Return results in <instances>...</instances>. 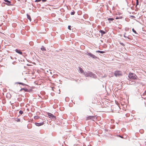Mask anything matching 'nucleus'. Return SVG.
Listing matches in <instances>:
<instances>
[{
	"instance_id": "f257e3e1",
	"label": "nucleus",
	"mask_w": 146,
	"mask_h": 146,
	"mask_svg": "<svg viewBox=\"0 0 146 146\" xmlns=\"http://www.w3.org/2000/svg\"><path fill=\"white\" fill-rule=\"evenodd\" d=\"M84 75L86 77H90L94 78H96V75L92 72L88 71L84 73Z\"/></svg>"
},
{
	"instance_id": "f03ea898",
	"label": "nucleus",
	"mask_w": 146,
	"mask_h": 146,
	"mask_svg": "<svg viewBox=\"0 0 146 146\" xmlns=\"http://www.w3.org/2000/svg\"><path fill=\"white\" fill-rule=\"evenodd\" d=\"M128 77L130 79L135 80L137 79V77L136 75L133 73L129 72L128 75Z\"/></svg>"
},
{
	"instance_id": "7ed1b4c3",
	"label": "nucleus",
	"mask_w": 146,
	"mask_h": 146,
	"mask_svg": "<svg viewBox=\"0 0 146 146\" xmlns=\"http://www.w3.org/2000/svg\"><path fill=\"white\" fill-rule=\"evenodd\" d=\"M47 115L52 120H55L56 119V117L52 114L50 113H48Z\"/></svg>"
},
{
	"instance_id": "20e7f679",
	"label": "nucleus",
	"mask_w": 146,
	"mask_h": 146,
	"mask_svg": "<svg viewBox=\"0 0 146 146\" xmlns=\"http://www.w3.org/2000/svg\"><path fill=\"white\" fill-rule=\"evenodd\" d=\"M86 54L88 56L91 57V58H92L94 59H96L98 58L97 56H96L93 54H92L90 52H87L86 53Z\"/></svg>"
},
{
	"instance_id": "39448f33",
	"label": "nucleus",
	"mask_w": 146,
	"mask_h": 146,
	"mask_svg": "<svg viewBox=\"0 0 146 146\" xmlns=\"http://www.w3.org/2000/svg\"><path fill=\"white\" fill-rule=\"evenodd\" d=\"M44 124V121H43L42 122L40 123H37L36 122L35 123V124L36 125L38 126H40L41 125H42Z\"/></svg>"
},
{
	"instance_id": "423d86ee",
	"label": "nucleus",
	"mask_w": 146,
	"mask_h": 146,
	"mask_svg": "<svg viewBox=\"0 0 146 146\" xmlns=\"http://www.w3.org/2000/svg\"><path fill=\"white\" fill-rule=\"evenodd\" d=\"M4 1L6 2L5 4L8 6L12 5H13L11 4V2L8 0H4Z\"/></svg>"
},
{
	"instance_id": "0eeeda50",
	"label": "nucleus",
	"mask_w": 146,
	"mask_h": 146,
	"mask_svg": "<svg viewBox=\"0 0 146 146\" xmlns=\"http://www.w3.org/2000/svg\"><path fill=\"white\" fill-rule=\"evenodd\" d=\"M135 82L133 79H130L129 80V83L130 85H133L135 83Z\"/></svg>"
},
{
	"instance_id": "6e6552de",
	"label": "nucleus",
	"mask_w": 146,
	"mask_h": 146,
	"mask_svg": "<svg viewBox=\"0 0 146 146\" xmlns=\"http://www.w3.org/2000/svg\"><path fill=\"white\" fill-rule=\"evenodd\" d=\"M95 117L94 116H89L87 117L86 120L93 119Z\"/></svg>"
},
{
	"instance_id": "1a4fd4ad",
	"label": "nucleus",
	"mask_w": 146,
	"mask_h": 146,
	"mask_svg": "<svg viewBox=\"0 0 146 146\" xmlns=\"http://www.w3.org/2000/svg\"><path fill=\"white\" fill-rule=\"evenodd\" d=\"M15 51L16 52L18 53V54H21V55L23 53L21 51V50L19 49H16L15 50Z\"/></svg>"
},
{
	"instance_id": "9d476101",
	"label": "nucleus",
	"mask_w": 146,
	"mask_h": 146,
	"mask_svg": "<svg viewBox=\"0 0 146 146\" xmlns=\"http://www.w3.org/2000/svg\"><path fill=\"white\" fill-rule=\"evenodd\" d=\"M99 32L101 33V36H103V35L106 34V32L103 30H100Z\"/></svg>"
},
{
	"instance_id": "9b49d317",
	"label": "nucleus",
	"mask_w": 146,
	"mask_h": 146,
	"mask_svg": "<svg viewBox=\"0 0 146 146\" xmlns=\"http://www.w3.org/2000/svg\"><path fill=\"white\" fill-rule=\"evenodd\" d=\"M22 90H24L25 92H29L30 91H29V90L26 88H21L20 90V91H21Z\"/></svg>"
},
{
	"instance_id": "f8f14e48",
	"label": "nucleus",
	"mask_w": 146,
	"mask_h": 146,
	"mask_svg": "<svg viewBox=\"0 0 146 146\" xmlns=\"http://www.w3.org/2000/svg\"><path fill=\"white\" fill-rule=\"evenodd\" d=\"M79 71H80V72L81 73H83L84 75V73L85 72H84V71L83 70V69L82 68L80 67H79Z\"/></svg>"
},
{
	"instance_id": "ddd939ff",
	"label": "nucleus",
	"mask_w": 146,
	"mask_h": 146,
	"mask_svg": "<svg viewBox=\"0 0 146 146\" xmlns=\"http://www.w3.org/2000/svg\"><path fill=\"white\" fill-rule=\"evenodd\" d=\"M27 18L29 20V21L30 22H31V18L30 15H28V14H27Z\"/></svg>"
},
{
	"instance_id": "4468645a",
	"label": "nucleus",
	"mask_w": 146,
	"mask_h": 146,
	"mask_svg": "<svg viewBox=\"0 0 146 146\" xmlns=\"http://www.w3.org/2000/svg\"><path fill=\"white\" fill-rule=\"evenodd\" d=\"M96 52L100 53L101 54H104L105 53V52L104 51H102L100 50H97L96 51Z\"/></svg>"
},
{
	"instance_id": "2eb2a0df",
	"label": "nucleus",
	"mask_w": 146,
	"mask_h": 146,
	"mask_svg": "<svg viewBox=\"0 0 146 146\" xmlns=\"http://www.w3.org/2000/svg\"><path fill=\"white\" fill-rule=\"evenodd\" d=\"M108 19L109 21V23H110L111 21H113L114 20V19L113 18H108Z\"/></svg>"
},
{
	"instance_id": "dca6fc26",
	"label": "nucleus",
	"mask_w": 146,
	"mask_h": 146,
	"mask_svg": "<svg viewBox=\"0 0 146 146\" xmlns=\"http://www.w3.org/2000/svg\"><path fill=\"white\" fill-rule=\"evenodd\" d=\"M41 50L43 51H45L46 50L45 48L43 46H42L41 48Z\"/></svg>"
},
{
	"instance_id": "f3484780",
	"label": "nucleus",
	"mask_w": 146,
	"mask_h": 146,
	"mask_svg": "<svg viewBox=\"0 0 146 146\" xmlns=\"http://www.w3.org/2000/svg\"><path fill=\"white\" fill-rule=\"evenodd\" d=\"M126 35V33H125L123 34V36L127 38L128 39H131V38H130L129 36H127Z\"/></svg>"
},
{
	"instance_id": "a211bd4d",
	"label": "nucleus",
	"mask_w": 146,
	"mask_h": 146,
	"mask_svg": "<svg viewBox=\"0 0 146 146\" xmlns=\"http://www.w3.org/2000/svg\"><path fill=\"white\" fill-rule=\"evenodd\" d=\"M123 18V17L122 16H119V17H115L116 19H121Z\"/></svg>"
},
{
	"instance_id": "6ab92c4d",
	"label": "nucleus",
	"mask_w": 146,
	"mask_h": 146,
	"mask_svg": "<svg viewBox=\"0 0 146 146\" xmlns=\"http://www.w3.org/2000/svg\"><path fill=\"white\" fill-rule=\"evenodd\" d=\"M39 116H37V115H36V116H35L34 117V119H38L39 118Z\"/></svg>"
},
{
	"instance_id": "aec40b11",
	"label": "nucleus",
	"mask_w": 146,
	"mask_h": 146,
	"mask_svg": "<svg viewBox=\"0 0 146 146\" xmlns=\"http://www.w3.org/2000/svg\"><path fill=\"white\" fill-rule=\"evenodd\" d=\"M132 31L134 33H135L136 34H137V32L135 30H134V29H133V28L132 29Z\"/></svg>"
},
{
	"instance_id": "412c9836",
	"label": "nucleus",
	"mask_w": 146,
	"mask_h": 146,
	"mask_svg": "<svg viewBox=\"0 0 146 146\" xmlns=\"http://www.w3.org/2000/svg\"><path fill=\"white\" fill-rule=\"evenodd\" d=\"M23 113V111L21 110H20L19 111V113L20 114H22Z\"/></svg>"
},
{
	"instance_id": "4be33fe9",
	"label": "nucleus",
	"mask_w": 146,
	"mask_h": 146,
	"mask_svg": "<svg viewBox=\"0 0 146 146\" xmlns=\"http://www.w3.org/2000/svg\"><path fill=\"white\" fill-rule=\"evenodd\" d=\"M75 12L74 11H73L71 13V15H74L75 14Z\"/></svg>"
},
{
	"instance_id": "5701e85b",
	"label": "nucleus",
	"mask_w": 146,
	"mask_h": 146,
	"mask_svg": "<svg viewBox=\"0 0 146 146\" xmlns=\"http://www.w3.org/2000/svg\"><path fill=\"white\" fill-rule=\"evenodd\" d=\"M16 121L17 122H20V119L19 118H17L16 120Z\"/></svg>"
},
{
	"instance_id": "b1692460",
	"label": "nucleus",
	"mask_w": 146,
	"mask_h": 146,
	"mask_svg": "<svg viewBox=\"0 0 146 146\" xmlns=\"http://www.w3.org/2000/svg\"><path fill=\"white\" fill-rule=\"evenodd\" d=\"M41 0H35V2H38L40 1Z\"/></svg>"
},
{
	"instance_id": "393cba45",
	"label": "nucleus",
	"mask_w": 146,
	"mask_h": 146,
	"mask_svg": "<svg viewBox=\"0 0 146 146\" xmlns=\"http://www.w3.org/2000/svg\"><path fill=\"white\" fill-rule=\"evenodd\" d=\"M120 44L122 46H125L124 44L123 43H122V42H120Z\"/></svg>"
},
{
	"instance_id": "a878e982",
	"label": "nucleus",
	"mask_w": 146,
	"mask_h": 146,
	"mask_svg": "<svg viewBox=\"0 0 146 146\" xmlns=\"http://www.w3.org/2000/svg\"><path fill=\"white\" fill-rule=\"evenodd\" d=\"M68 29L70 30H71V26L69 25L68 27Z\"/></svg>"
},
{
	"instance_id": "bb28decb",
	"label": "nucleus",
	"mask_w": 146,
	"mask_h": 146,
	"mask_svg": "<svg viewBox=\"0 0 146 146\" xmlns=\"http://www.w3.org/2000/svg\"><path fill=\"white\" fill-rule=\"evenodd\" d=\"M21 85L23 86H27V85L23 83H22Z\"/></svg>"
},
{
	"instance_id": "cd10ccee",
	"label": "nucleus",
	"mask_w": 146,
	"mask_h": 146,
	"mask_svg": "<svg viewBox=\"0 0 146 146\" xmlns=\"http://www.w3.org/2000/svg\"><path fill=\"white\" fill-rule=\"evenodd\" d=\"M146 95V90L145 91V92L143 93V96H144Z\"/></svg>"
},
{
	"instance_id": "c85d7f7f",
	"label": "nucleus",
	"mask_w": 146,
	"mask_h": 146,
	"mask_svg": "<svg viewBox=\"0 0 146 146\" xmlns=\"http://www.w3.org/2000/svg\"><path fill=\"white\" fill-rule=\"evenodd\" d=\"M22 82H17L15 83L16 84H21Z\"/></svg>"
},
{
	"instance_id": "c756f323",
	"label": "nucleus",
	"mask_w": 146,
	"mask_h": 146,
	"mask_svg": "<svg viewBox=\"0 0 146 146\" xmlns=\"http://www.w3.org/2000/svg\"><path fill=\"white\" fill-rule=\"evenodd\" d=\"M139 1L138 0H137L136 1V5H139Z\"/></svg>"
},
{
	"instance_id": "7c9ffc66",
	"label": "nucleus",
	"mask_w": 146,
	"mask_h": 146,
	"mask_svg": "<svg viewBox=\"0 0 146 146\" xmlns=\"http://www.w3.org/2000/svg\"><path fill=\"white\" fill-rule=\"evenodd\" d=\"M31 125V124H29V125H28V126H27V127H28V128H30V127H29V125Z\"/></svg>"
},
{
	"instance_id": "2f4dec72",
	"label": "nucleus",
	"mask_w": 146,
	"mask_h": 146,
	"mask_svg": "<svg viewBox=\"0 0 146 146\" xmlns=\"http://www.w3.org/2000/svg\"><path fill=\"white\" fill-rule=\"evenodd\" d=\"M47 0H42V1L43 2H46Z\"/></svg>"
},
{
	"instance_id": "473e14b6",
	"label": "nucleus",
	"mask_w": 146,
	"mask_h": 146,
	"mask_svg": "<svg viewBox=\"0 0 146 146\" xmlns=\"http://www.w3.org/2000/svg\"><path fill=\"white\" fill-rule=\"evenodd\" d=\"M117 74L116 73H114V75L115 76H117Z\"/></svg>"
},
{
	"instance_id": "72a5a7b5",
	"label": "nucleus",
	"mask_w": 146,
	"mask_h": 146,
	"mask_svg": "<svg viewBox=\"0 0 146 146\" xmlns=\"http://www.w3.org/2000/svg\"><path fill=\"white\" fill-rule=\"evenodd\" d=\"M131 16L132 17H133V18H135V16H134L132 15V16Z\"/></svg>"
},
{
	"instance_id": "f704fd0d",
	"label": "nucleus",
	"mask_w": 146,
	"mask_h": 146,
	"mask_svg": "<svg viewBox=\"0 0 146 146\" xmlns=\"http://www.w3.org/2000/svg\"><path fill=\"white\" fill-rule=\"evenodd\" d=\"M10 58H11V59H13V57L11 56H10Z\"/></svg>"
},
{
	"instance_id": "c9c22d12",
	"label": "nucleus",
	"mask_w": 146,
	"mask_h": 146,
	"mask_svg": "<svg viewBox=\"0 0 146 146\" xmlns=\"http://www.w3.org/2000/svg\"><path fill=\"white\" fill-rule=\"evenodd\" d=\"M29 91H30L29 92H31L32 90V89L29 90Z\"/></svg>"
},
{
	"instance_id": "e433bc0d",
	"label": "nucleus",
	"mask_w": 146,
	"mask_h": 146,
	"mask_svg": "<svg viewBox=\"0 0 146 146\" xmlns=\"http://www.w3.org/2000/svg\"><path fill=\"white\" fill-rule=\"evenodd\" d=\"M142 98H144V99L146 100V97L145 98H143V97H142Z\"/></svg>"
},
{
	"instance_id": "4c0bfd02",
	"label": "nucleus",
	"mask_w": 146,
	"mask_h": 146,
	"mask_svg": "<svg viewBox=\"0 0 146 146\" xmlns=\"http://www.w3.org/2000/svg\"><path fill=\"white\" fill-rule=\"evenodd\" d=\"M14 58L15 59H17V58L16 57H15Z\"/></svg>"
},
{
	"instance_id": "58836bf2",
	"label": "nucleus",
	"mask_w": 146,
	"mask_h": 146,
	"mask_svg": "<svg viewBox=\"0 0 146 146\" xmlns=\"http://www.w3.org/2000/svg\"><path fill=\"white\" fill-rule=\"evenodd\" d=\"M120 137H121V138H122L123 137H122V136H120Z\"/></svg>"
}]
</instances>
